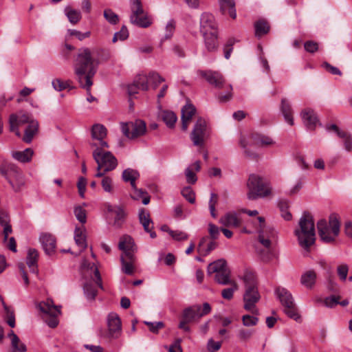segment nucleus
<instances>
[{
  "mask_svg": "<svg viewBox=\"0 0 352 352\" xmlns=\"http://www.w3.org/2000/svg\"><path fill=\"white\" fill-rule=\"evenodd\" d=\"M198 309L195 307L194 305L190 306L183 311L182 317L184 319L189 321L190 322L197 319L196 311Z\"/></svg>",
  "mask_w": 352,
  "mask_h": 352,
  "instance_id": "09e8293b",
  "label": "nucleus"
},
{
  "mask_svg": "<svg viewBox=\"0 0 352 352\" xmlns=\"http://www.w3.org/2000/svg\"><path fill=\"white\" fill-rule=\"evenodd\" d=\"M230 287L225 288L221 292L222 297L226 300H231L233 298L234 292L238 290V285L235 281L230 283Z\"/></svg>",
  "mask_w": 352,
  "mask_h": 352,
  "instance_id": "de8ad7c7",
  "label": "nucleus"
},
{
  "mask_svg": "<svg viewBox=\"0 0 352 352\" xmlns=\"http://www.w3.org/2000/svg\"><path fill=\"white\" fill-rule=\"evenodd\" d=\"M305 125L311 130L316 128L318 119L314 111L311 109H305L300 113Z\"/></svg>",
  "mask_w": 352,
  "mask_h": 352,
  "instance_id": "4be33fe9",
  "label": "nucleus"
},
{
  "mask_svg": "<svg viewBox=\"0 0 352 352\" xmlns=\"http://www.w3.org/2000/svg\"><path fill=\"white\" fill-rule=\"evenodd\" d=\"M255 34L256 36H262L270 30L268 23L264 20H259L254 24Z\"/></svg>",
  "mask_w": 352,
  "mask_h": 352,
  "instance_id": "c03bdc74",
  "label": "nucleus"
},
{
  "mask_svg": "<svg viewBox=\"0 0 352 352\" xmlns=\"http://www.w3.org/2000/svg\"><path fill=\"white\" fill-rule=\"evenodd\" d=\"M217 200H218L217 195L214 193H211L210 199L209 200V210H210V214L213 218L217 217V214L215 212V205L217 203Z\"/></svg>",
  "mask_w": 352,
  "mask_h": 352,
  "instance_id": "0e129e2a",
  "label": "nucleus"
},
{
  "mask_svg": "<svg viewBox=\"0 0 352 352\" xmlns=\"http://www.w3.org/2000/svg\"><path fill=\"white\" fill-rule=\"evenodd\" d=\"M131 187L133 188L131 197L133 199L139 200L142 199V202L143 204L147 205L149 204L151 197L146 190L141 188H138L135 184L134 186H132Z\"/></svg>",
  "mask_w": 352,
  "mask_h": 352,
  "instance_id": "f704fd0d",
  "label": "nucleus"
},
{
  "mask_svg": "<svg viewBox=\"0 0 352 352\" xmlns=\"http://www.w3.org/2000/svg\"><path fill=\"white\" fill-rule=\"evenodd\" d=\"M298 243L306 250L314 244L316 241L315 224L312 215L308 212H304L298 221V228L294 230Z\"/></svg>",
  "mask_w": 352,
  "mask_h": 352,
  "instance_id": "f257e3e1",
  "label": "nucleus"
},
{
  "mask_svg": "<svg viewBox=\"0 0 352 352\" xmlns=\"http://www.w3.org/2000/svg\"><path fill=\"white\" fill-rule=\"evenodd\" d=\"M243 280L245 284V292L243 297V307L253 314L258 315V309L256 307V304L259 301L261 295L258 290L256 276L252 272L246 270L244 272Z\"/></svg>",
  "mask_w": 352,
  "mask_h": 352,
  "instance_id": "f03ea898",
  "label": "nucleus"
},
{
  "mask_svg": "<svg viewBox=\"0 0 352 352\" xmlns=\"http://www.w3.org/2000/svg\"><path fill=\"white\" fill-rule=\"evenodd\" d=\"M145 324L149 328L150 331L154 333H157L158 331L164 327V324L162 322H144Z\"/></svg>",
  "mask_w": 352,
  "mask_h": 352,
  "instance_id": "774afa93",
  "label": "nucleus"
},
{
  "mask_svg": "<svg viewBox=\"0 0 352 352\" xmlns=\"http://www.w3.org/2000/svg\"><path fill=\"white\" fill-rule=\"evenodd\" d=\"M34 151L32 148H28L22 151H14L12 153V157L21 162V163H28L30 162L33 156Z\"/></svg>",
  "mask_w": 352,
  "mask_h": 352,
  "instance_id": "c756f323",
  "label": "nucleus"
},
{
  "mask_svg": "<svg viewBox=\"0 0 352 352\" xmlns=\"http://www.w3.org/2000/svg\"><path fill=\"white\" fill-rule=\"evenodd\" d=\"M107 134V130L103 124H94L91 128V140L89 141V147L92 150L95 148H108L109 144L104 140Z\"/></svg>",
  "mask_w": 352,
  "mask_h": 352,
  "instance_id": "9d476101",
  "label": "nucleus"
},
{
  "mask_svg": "<svg viewBox=\"0 0 352 352\" xmlns=\"http://www.w3.org/2000/svg\"><path fill=\"white\" fill-rule=\"evenodd\" d=\"M257 232L259 235L263 234L265 238H268L270 239H274L276 237V233L274 229L270 226L262 227L261 228H258Z\"/></svg>",
  "mask_w": 352,
  "mask_h": 352,
  "instance_id": "864d4df0",
  "label": "nucleus"
},
{
  "mask_svg": "<svg viewBox=\"0 0 352 352\" xmlns=\"http://www.w3.org/2000/svg\"><path fill=\"white\" fill-rule=\"evenodd\" d=\"M75 78L80 86L88 91V49L79 50L74 63Z\"/></svg>",
  "mask_w": 352,
  "mask_h": 352,
  "instance_id": "423d86ee",
  "label": "nucleus"
},
{
  "mask_svg": "<svg viewBox=\"0 0 352 352\" xmlns=\"http://www.w3.org/2000/svg\"><path fill=\"white\" fill-rule=\"evenodd\" d=\"M251 139L252 144L257 146H267L274 143L270 137L259 133L253 134Z\"/></svg>",
  "mask_w": 352,
  "mask_h": 352,
  "instance_id": "72a5a7b5",
  "label": "nucleus"
},
{
  "mask_svg": "<svg viewBox=\"0 0 352 352\" xmlns=\"http://www.w3.org/2000/svg\"><path fill=\"white\" fill-rule=\"evenodd\" d=\"M122 132L129 139H135L145 134L146 125L142 120H136L134 122L122 123Z\"/></svg>",
  "mask_w": 352,
  "mask_h": 352,
  "instance_id": "9b49d317",
  "label": "nucleus"
},
{
  "mask_svg": "<svg viewBox=\"0 0 352 352\" xmlns=\"http://www.w3.org/2000/svg\"><path fill=\"white\" fill-rule=\"evenodd\" d=\"M199 74L206 78L209 84L216 88L221 89L225 84V80L221 74L218 72L200 71Z\"/></svg>",
  "mask_w": 352,
  "mask_h": 352,
  "instance_id": "dca6fc26",
  "label": "nucleus"
},
{
  "mask_svg": "<svg viewBox=\"0 0 352 352\" xmlns=\"http://www.w3.org/2000/svg\"><path fill=\"white\" fill-rule=\"evenodd\" d=\"M340 223L338 216L331 214L329 218V222L321 219L317 223V228L320 239L326 243H333L340 233Z\"/></svg>",
  "mask_w": 352,
  "mask_h": 352,
  "instance_id": "7ed1b4c3",
  "label": "nucleus"
},
{
  "mask_svg": "<svg viewBox=\"0 0 352 352\" xmlns=\"http://www.w3.org/2000/svg\"><path fill=\"white\" fill-rule=\"evenodd\" d=\"M210 136V129L205 119L199 118L194 124L190 138L195 146L202 148Z\"/></svg>",
  "mask_w": 352,
  "mask_h": 352,
  "instance_id": "1a4fd4ad",
  "label": "nucleus"
},
{
  "mask_svg": "<svg viewBox=\"0 0 352 352\" xmlns=\"http://www.w3.org/2000/svg\"><path fill=\"white\" fill-rule=\"evenodd\" d=\"M138 217L140 223L142 225L146 232H150V229L153 228V223L150 217V214L144 208H141L138 212Z\"/></svg>",
  "mask_w": 352,
  "mask_h": 352,
  "instance_id": "cd10ccee",
  "label": "nucleus"
},
{
  "mask_svg": "<svg viewBox=\"0 0 352 352\" xmlns=\"http://www.w3.org/2000/svg\"><path fill=\"white\" fill-rule=\"evenodd\" d=\"M182 195L186 199L190 204H194L195 201V195L190 187H185L182 190Z\"/></svg>",
  "mask_w": 352,
  "mask_h": 352,
  "instance_id": "e2e57ef3",
  "label": "nucleus"
},
{
  "mask_svg": "<svg viewBox=\"0 0 352 352\" xmlns=\"http://www.w3.org/2000/svg\"><path fill=\"white\" fill-rule=\"evenodd\" d=\"M221 229L214 223H208V233L212 240H216L220 235Z\"/></svg>",
  "mask_w": 352,
  "mask_h": 352,
  "instance_id": "680f3d73",
  "label": "nucleus"
},
{
  "mask_svg": "<svg viewBox=\"0 0 352 352\" xmlns=\"http://www.w3.org/2000/svg\"><path fill=\"white\" fill-rule=\"evenodd\" d=\"M194 306L198 309L197 312L196 311L197 319L210 314L211 311V307L208 302H204L202 307L200 305H195Z\"/></svg>",
  "mask_w": 352,
  "mask_h": 352,
  "instance_id": "5fc2aeb1",
  "label": "nucleus"
},
{
  "mask_svg": "<svg viewBox=\"0 0 352 352\" xmlns=\"http://www.w3.org/2000/svg\"><path fill=\"white\" fill-rule=\"evenodd\" d=\"M38 307L41 312L49 315L50 317H56L60 314V311L58 307L52 305L49 302H41L38 305Z\"/></svg>",
  "mask_w": 352,
  "mask_h": 352,
  "instance_id": "c9c22d12",
  "label": "nucleus"
},
{
  "mask_svg": "<svg viewBox=\"0 0 352 352\" xmlns=\"http://www.w3.org/2000/svg\"><path fill=\"white\" fill-rule=\"evenodd\" d=\"M140 177L139 173L133 169L127 168L122 173V179L124 182H129L131 186L135 184V180Z\"/></svg>",
  "mask_w": 352,
  "mask_h": 352,
  "instance_id": "79ce46f5",
  "label": "nucleus"
},
{
  "mask_svg": "<svg viewBox=\"0 0 352 352\" xmlns=\"http://www.w3.org/2000/svg\"><path fill=\"white\" fill-rule=\"evenodd\" d=\"M134 82L140 89L147 91L148 89L149 78L148 74H140L136 76Z\"/></svg>",
  "mask_w": 352,
  "mask_h": 352,
  "instance_id": "49530a36",
  "label": "nucleus"
},
{
  "mask_svg": "<svg viewBox=\"0 0 352 352\" xmlns=\"http://www.w3.org/2000/svg\"><path fill=\"white\" fill-rule=\"evenodd\" d=\"M226 267L228 265L226 260L221 258L210 263L207 268V272L208 274H217Z\"/></svg>",
  "mask_w": 352,
  "mask_h": 352,
  "instance_id": "58836bf2",
  "label": "nucleus"
},
{
  "mask_svg": "<svg viewBox=\"0 0 352 352\" xmlns=\"http://www.w3.org/2000/svg\"><path fill=\"white\" fill-rule=\"evenodd\" d=\"M32 116L29 113L19 111L17 113H12L9 118L10 131L15 133L17 137H21V133L19 127L25 124H30L34 120Z\"/></svg>",
  "mask_w": 352,
  "mask_h": 352,
  "instance_id": "f8f14e48",
  "label": "nucleus"
},
{
  "mask_svg": "<svg viewBox=\"0 0 352 352\" xmlns=\"http://www.w3.org/2000/svg\"><path fill=\"white\" fill-rule=\"evenodd\" d=\"M316 279V272L313 270H309L302 275L300 283L307 288H311L315 284Z\"/></svg>",
  "mask_w": 352,
  "mask_h": 352,
  "instance_id": "4c0bfd02",
  "label": "nucleus"
},
{
  "mask_svg": "<svg viewBox=\"0 0 352 352\" xmlns=\"http://www.w3.org/2000/svg\"><path fill=\"white\" fill-rule=\"evenodd\" d=\"M338 137L343 140L344 148L346 151H352V135L346 132H340Z\"/></svg>",
  "mask_w": 352,
  "mask_h": 352,
  "instance_id": "603ef678",
  "label": "nucleus"
},
{
  "mask_svg": "<svg viewBox=\"0 0 352 352\" xmlns=\"http://www.w3.org/2000/svg\"><path fill=\"white\" fill-rule=\"evenodd\" d=\"M120 261L122 264V272L128 275H131L134 273V267L133 265V262L134 261L129 260L126 261L123 255L120 257Z\"/></svg>",
  "mask_w": 352,
  "mask_h": 352,
  "instance_id": "8fccbe9b",
  "label": "nucleus"
},
{
  "mask_svg": "<svg viewBox=\"0 0 352 352\" xmlns=\"http://www.w3.org/2000/svg\"><path fill=\"white\" fill-rule=\"evenodd\" d=\"M208 238L203 237L199 243L198 251L201 253H204L205 255L208 254L212 250H214L217 247V243L212 240L210 241L206 248H205V243Z\"/></svg>",
  "mask_w": 352,
  "mask_h": 352,
  "instance_id": "a19ab883",
  "label": "nucleus"
},
{
  "mask_svg": "<svg viewBox=\"0 0 352 352\" xmlns=\"http://www.w3.org/2000/svg\"><path fill=\"white\" fill-rule=\"evenodd\" d=\"M39 239L43 248L47 254L51 255L54 252L56 241L55 237L52 234L48 233L42 234L40 236Z\"/></svg>",
  "mask_w": 352,
  "mask_h": 352,
  "instance_id": "aec40b11",
  "label": "nucleus"
},
{
  "mask_svg": "<svg viewBox=\"0 0 352 352\" xmlns=\"http://www.w3.org/2000/svg\"><path fill=\"white\" fill-rule=\"evenodd\" d=\"M280 111L283 113L285 122H287L289 125L292 126L294 124L292 109L290 103L286 98H283L281 100Z\"/></svg>",
  "mask_w": 352,
  "mask_h": 352,
  "instance_id": "bb28decb",
  "label": "nucleus"
},
{
  "mask_svg": "<svg viewBox=\"0 0 352 352\" xmlns=\"http://www.w3.org/2000/svg\"><path fill=\"white\" fill-rule=\"evenodd\" d=\"M107 337L118 339L122 334V322L115 312L109 313L107 316Z\"/></svg>",
  "mask_w": 352,
  "mask_h": 352,
  "instance_id": "ddd939ff",
  "label": "nucleus"
},
{
  "mask_svg": "<svg viewBox=\"0 0 352 352\" xmlns=\"http://www.w3.org/2000/svg\"><path fill=\"white\" fill-rule=\"evenodd\" d=\"M276 292L284 307L294 303L292 294L285 288L279 287L276 290Z\"/></svg>",
  "mask_w": 352,
  "mask_h": 352,
  "instance_id": "c85d7f7f",
  "label": "nucleus"
},
{
  "mask_svg": "<svg viewBox=\"0 0 352 352\" xmlns=\"http://www.w3.org/2000/svg\"><path fill=\"white\" fill-rule=\"evenodd\" d=\"M118 248L122 250L128 260L134 261V252L136 248L133 239L129 235H124L120 239Z\"/></svg>",
  "mask_w": 352,
  "mask_h": 352,
  "instance_id": "4468645a",
  "label": "nucleus"
},
{
  "mask_svg": "<svg viewBox=\"0 0 352 352\" xmlns=\"http://www.w3.org/2000/svg\"><path fill=\"white\" fill-rule=\"evenodd\" d=\"M130 22L132 24L143 28L151 25V19L144 10L141 0H130Z\"/></svg>",
  "mask_w": 352,
  "mask_h": 352,
  "instance_id": "6e6552de",
  "label": "nucleus"
},
{
  "mask_svg": "<svg viewBox=\"0 0 352 352\" xmlns=\"http://www.w3.org/2000/svg\"><path fill=\"white\" fill-rule=\"evenodd\" d=\"M107 148H95L92 150L93 157L98 164L96 177H102L106 172L115 169L118 165L116 157Z\"/></svg>",
  "mask_w": 352,
  "mask_h": 352,
  "instance_id": "20e7f679",
  "label": "nucleus"
},
{
  "mask_svg": "<svg viewBox=\"0 0 352 352\" xmlns=\"http://www.w3.org/2000/svg\"><path fill=\"white\" fill-rule=\"evenodd\" d=\"M101 59L102 58L97 52H89V78L96 72L97 67L99 65ZM91 85L92 81L89 79V87Z\"/></svg>",
  "mask_w": 352,
  "mask_h": 352,
  "instance_id": "473e14b6",
  "label": "nucleus"
},
{
  "mask_svg": "<svg viewBox=\"0 0 352 352\" xmlns=\"http://www.w3.org/2000/svg\"><path fill=\"white\" fill-rule=\"evenodd\" d=\"M38 121L36 120H32L25 129L22 140L25 143H30L32 141L34 136L38 133Z\"/></svg>",
  "mask_w": 352,
  "mask_h": 352,
  "instance_id": "393cba45",
  "label": "nucleus"
},
{
  "mask_svg": "<svg viewBox=\"0 0 352 352\" xmlns=\"http://www.w3.org/2000/svg\"><path fill=\"white\" fill-rule=\"evenodd\" d=\"M196 113V108L192 104H186L182 109V129L186 131L192 116Z\"/></svg>",
  "mask_w": 352,
  "mask_h": 352,
  "instance_id": "6ab92c4d",
  "label": "nucleus"
},
{
  "mask_svg": "<svg viewBox=\"0 0 352 352\" xmlns=\"http://www.w3.org/2000/svg\"><path fill=\"white\" fill-rule=\"evenodd\" d=\"M220 10L223 14H229L233 19L236 17L234 0H219Z\"/></svg>",
  "mask_w": 352,
  "mask_h": 352,
  "instance_id": "5701e85b",
  "label": "nucleus"
},
{
  "mask_svg": "<svg viewBox=\"0 0 352 352\" xmlns=\"http://www.w3.org/2000/svg\"><path fill=\"white\" fill-rule=\"evenodd\" d=\"M129 36V32L126 26L123 25L121 28V30L116 32L113 38V42L115 43L116 41L120 40V41H124Z\"/></svg>",
  "mask_w": 352,
  "mask_h": 352,
  "instance_id": "052dcab7",
  "label": "nucleus"
},
{
  "mask_svg": "<svg viewBox=\"0 0 352 352\" xmlns=\"http://www.w3.org/2000/svg\"><path fill=\"white\" fill-rule=\"evenodd\" d=\"M64 12L69 21L72 24H76L81 19L80 12L73 9L70 6H66L64 9Z\"/></svg>",
  "mask_w": 352,
  "mask_h": 352,
  "instance_id": "ea45409f",
  "label": "nucleus"
},
{
  "mask_svg": "<svg viewBox=\"0 0 352 352\" xmlns=\"http://www.w3.org/2000/svg\"><path fill=\"white\" fill-rule=\"evenodd\" d=\"M161 117L166 124L172 128L175 126V124L177 120V117L175 113L170 111H163L161 113Z\"/></svg>",
  "mask_w": 352,
  "mask_h": 352,
  "instance_id": "37998d69",
  "label": "nucleus"
},
{
  "mask_svg": "<svg viewBox=\"0 0 352 352\" xmlns=\"http://www.w3.org/2000/svg\"><path fill=\"white\" fill-rule=\"evenodd\" d=\"M219 223L226 227L238 228L241 219L235 212H229L220 218Z\"/></svg>",
  "mask_w": 352,
  "mask_h": 352,
  "instance_id": "412c9836",
  "label": "nucleus"
},
{
  "mask_svg": "<svg viewBox=\"0 0 352 352\" xmlns=\"http://www.w3.org/2000/svg\"><path fill=\"white\" fill-rule=\"evenodd\" d=\"M38 253L35 249H30L28 252L26 263L29 267L30 272L34 274H38Z\"/></svg>",
  "mask_w": 352,
  "mask_h": 352,
  "instance_id": "b1692460",
  "label": "nucleus"
},
{
  "mask_svg": "<svg viewBox=\"0 0 352 352\" xmlns=\"http://www.w3.org/2000/svg\"><path fill=\"white\" fill-rule=\"evenodd\" d=\"M176 23L173 19H170L165 27V33L164 36L161 39V43L164 41L170 39L175 32V30Z\"/></svg>",
  "mask_w": 352,
  "mask_h": 352,
  "instance_id": "a18cd8bd",
  "label": "nucleus"
},
{
  "mask_svg": "<svg viewBox=\"0 0 352 352\" xmlns=\"http://www.w3.org/2000/svg\"><path fill=\"white\" fill-rule=\"evenodd\" d=\"M79 274L80 276L81 285L83 287L84 292L86 293L88 286V263L85 258L82 259L79 266Z\"/></svg>",
  "mask_w": 352,
  "mask_h": 352,
  "instance_id": "2f4dec72",
  "label": "nucleus"
},
{
  "mask_svg": "<svg viewBox=\"0 0 352 352\" xmlns=\"http://www.w3.org/2000/svg\"><path fill=\"white\" fill-rule=\"evenodd\" d=\"M107 211L114 218L113 226L120 228L123 224L125 219V212L124 209L119 206H107Z\"/></svg>",
  "mask_w": 352,
  "mask_h": 352,
  "instance_id": "a211bd4d",
  "label": "nucleus"
},
{
  "mask_svg": "<svg viewBox=\"0 0 352 352\" xmlns=\"http://www.w3.org/2000/svg\"><path fill=\"white\" fill-rule=\"evenodd\" d=\"M104 16L111 24H116L119 21L118 14L113 12L111 9H107L104 11Z\"/></svg>",
  "mask_w": 352,
  "mask_h": 352,
  "instance_id": "bf43d9fd",
  "label": "nucleus"
},
{
  "mask_svg": "<svg viewBox=\"0 0 352 352\" xmlns=\"http://www.w3.org/2000/svg\"><path fill=\"white\" fill-rule=\"evenodd\" d=\"M74 214L76 219L84 225L87 222L86 210L81 206H77L74 208Z\"/></svg>",
  "mask_w": 352,
  "mask_h": 352,
  "instance_id": "4d7b16f0",
  "label": "nucleus"
},
{
  "mask_svg": "<svg viewBox=\"0 0 352 352\" xmlns=\"http://www.w3.org/2000/svg\"><path fill=\"white\" fill-rule=\"evenodd\" d=\"M284 312L288 317L296 321H298L300 319V316L299 315L294 303L292 305L285 307Z\"/></svg>",
  "mask_w": 352,
  "mask_h": 352,
  "instance_id": "3c124183",
  "label": "nucleus"
},
{
  "mask_svg": "<svg viewBox=\"0 0 352 352\" xmlns=\"http://www.w3.org/2000/svg\"><path fill=\"white\" fill-rule=\"evenodd\" d=\"M1 174L8 180L14 191H19L25 184L22 171L15 164L5 163L0 166Z\"/></svg>",
  "mask_w": 352,
  "mask_h": 352,
  "instance_id": "0eeeda50",
  "label": "nucleus"
},
{
  "mask_svg": "<svg viewBox=\"0 0 352 352\" xmlns=\"http://www.w3.org/2000/svg\"><path fill=\"white\" fill-rule=\"evenodd\" d=\"M87 235L85 226L84 225L76 226L74 239L76 245L80 250V252L78 254H76V256L79 255L81 252L84 251L87 248Z\"/></svg>",
  "mask_w": 352,
  "mask_h": 352,
  "instance_id": "f3484780",
  "label": "nucleus"
},
{
  "mask_svg": "<svg viewBox=\"0 0 352 352\" xmlns=\"http://www.w3.org/2000/svg\"><path fill=\"white\" fill-rule=\"evenodd\" d=\"M8 337L11 341L12 351H26L27 347L25 344L21 342L19 338L11 330L8 334Z\"/></svg>",
  "mask_w": 352,
  "mask_h": 352,
  "instance_id": "7c9ffc66",
  "label": "nucleus"
},
{
  "mask_svg": "<svg viewBox=\"0 0 352 352\" xmlns=\"http://www.w3.org/2000/svg\"><path fill=\"white\" fill-rule=\"evenodd\" d=\"M148 78L149 82L152 85L153 89H156L161 82L165 80L163 77L155 72L148 74Z\"/></svg>",
  "mask_w": 352,
  "mask_h": 352,
  "instance_id": "6e6d98bb",
  "label": "nucleus"
},
{
  "mask_svg": "<svg viewBox=\"0 0 352 352\" xmlns=\"http://www.w3.org/2000/svg\"><path fill=\"white\" fill-rule=\"evenodd\" d=\"M214 280L217 283L223 285H228L234 281L230 279V270L228 267L215 274Z\"/></svg>",
  "mask_w": 352,
  "mask_h": 352,
  "instance_id": "e433bc0d",
  "label": "nucleus"
},
{
  "mask_svg": "<svg viewBox=\"0 0 352 352\" xmlns=\"http://www.w3.org/2000/svg\"><path fill=\"white\" fill-rule=\"evenodd\" d=\"M349 266L346 264L338 265L337 267L338 275L342 281H345L347 278Z\"/></svg>",
  "mask_w": 352,
  "mask_h": 352,
  "instance_id": "69168bd1",
  "label": "nucleus"
},
{
  "mask_svg": "<svg viewBox=\"0 0 352 352\" xmlns=\"http://www.w3.org/2000/svg\"><path fill=\"white\" fill-rule=\"evenodd\" d=\"M89 269L93 270L94 272V277L92 278L93 281L95 282L96 285L98 286V288L103 290L104 288L102 285V281L98 269L97 268V267L95 266L94 264H93V266L89 267Z\"/></svg>",
  "mask_w": 352,
  "mask_h": 352,
  "instance_id": "13d9d810",
  "label": "nucleus"
},
{
  "mask_svg": "<svg viewBox=\"0 0 352 352\" xmlns=\"http://www.w3.org/2000/svg\"><path fill=\"white\" fill-rule=\"evenodd\" d=\"M242 321L244 326L251 327L255 326L258 321V318L250 315H244L242 317Z\"/></svg>",
  "mask_w": 352,
  "mask_h": 352,
  "instance_id": "338daca9",
  "label": "nucleus"
},
{
  "mask_svg": "<svg viewBox=\"0 0 352 352\" xmlns=\"http://www.w3.org/2000/svg\"><path fill=\"white\" fill-rule=\"evenodd\" d=\"M217 32V31H215L214 32L202 34L206 47L209 52L215 51L218 47Z\"/></svg>",
  "mask_w": 352,
  "mask_h": 352,
  "instance_id": "a878e982",
  "label": "nucleus"
},
{
  "mask_svg": "<svg viewBox=\"0 0 352 352\" xmlns=\"http://www.w3.org/2000/svg\"><path fill=\"white\" fill-rule=\"evenodd\" d=\"M217 31V25L214 16L210 13H203L200 18V32L206 34Z\"/></svg>",
  "mask_w": 352,
  "mask_h": 352,
  "instance_id": "2eb2a0df",
  "label": "nucleus"
},
{
  "mask_svg": "<svg viewBox=\"0 0 352 352\" xmlns=\"http://www.w3.org/2000/svg\"><path fill=\"white\" fill-rule=\"evenodd\" d=\"M247 187L248 192L247 197L250 200H255L258 198H263L271 195L272 188L268 182L257 175H250Z\"/></svg>",
  "mask_w": 352,
  "mask_h": 352,
  "instance_id": "39448f33",
  "label": "nucleus"
}]
</instances>
